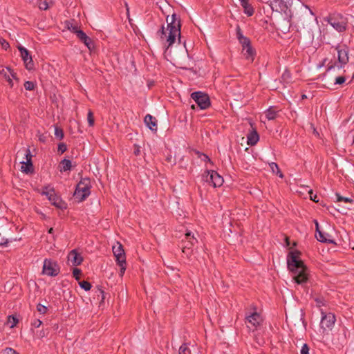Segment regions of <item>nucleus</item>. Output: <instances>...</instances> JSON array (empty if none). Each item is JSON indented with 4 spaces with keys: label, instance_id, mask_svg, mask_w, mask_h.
I'll list each match as a JSON object with an SVG mask.
<instances>
[{
    "label": "nucleus",
    "instance_id": "8",
    "mask_svg": "<svg viewBox=\"0 0 354 354\" xmlns=\"http://www.w3.org/2000/svg\"><path fill=\"white\" fill-rule=\"evenodd\" d=\"M59 272V267L57 263L52 259H45L44 261L42 273L44 274L55 277Z\"/></svg>",
    "mask_w": 354,
    "mask_h": 354
},
{
    "label": "nucleus",
    "instance_id": "40",
    "mask_svg": "<svg viewBox=\"0 0 354 354\" xmlns=\"http://www.w3.org/2000/svg\"><path fill=\"white\" fill-rule=\"evenodd\" d=\"M83 42L89 49H91L93 47V42L88 37H86V41H83Z\"/></svg>",
    "mask_w": 354,
    "mask_h": 354
},
{
    "label": "nucleus",
    "instance_id": "5",
    "mask_svg": "<svg viewBox=\"0 0 354 354\" xmlns=\"http://www.w3.org/2000/svg\"><path fill=\"white\" fill-rule=\"evenodd\" d=\"M40 194L47 197L52 205L59 209H65L66 207V203L58 196L54 188L51 186L44 187L41 191Z\"/></svg>",
    "mask_w": 354,
    "mask_h": 354
},
{
    "label": "nucleus",
    "instance_id": "31",
    "mask_svg": "<svg viewBox=\"0 0 354 354\" xmlns=\"http://www.w3.org/2000/svg\"><path fill=\"white\" fill-rule=\"evenodd\" d=\"M75 33L77 34V36L78 38L83 41H86V37H88L84 32H82L80 30H75Z\"/></svg>",
    "mask_w": 354,
    "mask_h": 354
},
{
    "label": "nucleus",
    "instance_id": "2",
    "mask_svg": "<svg viewBox=\"0 0 354 354\" xmlns=\"http://www.w3.org/2000/svg\"><path fill=\"white\" fill-rule=\"evenodd\" d=\"M166 22L167 26H162L161 30L158 32V35L161 43L166 47V52H167L169 47L175 43L176 39H180V23L175 14L171 16L168 15L166 18Z\"/></svg>",
    "mask_w": 354,
    "mask_h": 354
},
{
    "label": "nucleus",
    "instance_id": "18",
    "mask_svg": "<svg viewBox=\"0 0 354 354\" xmlns=\"http://www.w3.org/2000/svg\"><path fill=\"white\" fill-rule=\"evenodd\" d=\"M68 261L73 266H77L82 263L83 257L76 250H73L68 255Z\"/></svg>",
    "mask_w": 354,
    "mask_h": 354
},
{
    "label": "nucleus",
    "instance_id": "45",
    "mask_svg": "<svg viewBox=\"0 0 354 354\" xmlns=\"http://www.w3.org/2000/svg\"><path fill=\"white\" fill-rule=\"evenodd\" d=\"M345 82V78L342 76L337 77L335 79V84H342Z\"/></svg>",
    "mask_w": 354,
    "mask_h": 354
},
{
    "label": "nucleus",
    "instance_id": "52",
    "mask_svg": "<svg viewBox=\"0 0 354 354\" xmlns=\"http://www.w3.org/2000/svg\"><path fill=\"white\" fill-rule=\"evenodd\" d=\"M285 240H286V243L287 246H289V245H290V241H289V238L286 236V237L285 238Z\"/></svg>",
    "mask_w": 354,
    "mask_h": 354
},
{
    "label": "nucleus",
    "instance_id": "37",
    "mask_svg": "<svg viewBox=\"0 0 354 354\" xmlns=\"http://www.w3.org/2000/svg\"><path fill=\"white\" fill-rule=\"evenodd\" d=\"M37 311L42 314V315H44L46 313L48 309L45 306H43L41 304H38L37 306Z\"/></svg>",
    "mask_w": 354,
    "mask_h": 354
},
{
    "label": "nucleus",
    "instance_id": "1",
    "mask_svg": "<svg viewBox=\"0 0 354 354\" xmlns=\"http://www.w3.org/2000/svg\"><path fill=\"white\" fill-rule=\"evenodd\" d=\"M287 266L294 282L299 285L307 282L309 271L301 259L300 252L296 250L289 252L287 256Z\"/></svg>",
    "mask_w": 354,
    "mask_h": 354
},
{
    "label": "nucleus",
    "instance_id": "42",
    "mask_svg": "<svg viewBox=\"0 0 354 354\" xmlns=\"http://www.w3.org/2000/svg\"><path fill=\"white\" fill-rule=\"evenodd\" d=\"M66 145L64 143H60L58 145V151H59L61 153H63L66 151Z\"/></svg>",
    "mask_w": 354,
    "mask_h": 354
},
{
    "label": "nucleus",
    "instance_id": "41",
    "mask_svg": "<svg viewBox=\"0 0 354 354\" xmlns=\"http://www.w3.org/2000/svg\"><path fill=\"white\" fill-rule=\"evenodd\" d=\"M73 277L77 279H80V276L81 274V270L77 268H75L73 272Z\"/></svg>",
    "mask_w": 354,
    "mask_h": 354
},
{
    "label": "nucleus",
    "instance_id": "46",
    "mask_svg": "<svg viewBox=\"0 0 354 354\" xmlns=\"http://www.w3.org/2000/svg\"><path fill=\"white\" fill-rule=\"evenodd\" d=\"M42 324V322L40 320V319H37L35 320L33 323H32V325L35 326V327H39Z\"/></svg>",
    "mask_w": 354,
    "mask_h": 354
},
{
    "label": "nucleus",
    "instance_id": "34",
    "mask_svg": "<svg viewBox=\"0 0 354 354\" xmlns=\"http://www.w3.org/2000/svg\"><path fill=\"white\" fill-rule=\"evenodd\" d=\"M80 286L82 288L84 289L85 290H89L91 288V285L90 283L86 281H83L80 282Z\"/></svg>",
    "mask_w": 354,
    "mask_h": 354
},
{
    "label": "nucleus",
    "instance_id": "54",
    "mask_svg": "<svg viewBox=\"0 0 354 354\" xmlns=\"http://www.w3.org/2000/svg\"><path fill=\"white\" fill-rule=\"evenodd\" d=\"M53 232V227H50L49 230H48V233L50 234H52Z\"/></svg>",
    "mask_w": 354,
    "mask_h": 354
},
{
    "label": "nucleus",
    "instance_id": "6",
    "mask_svg": "<svg viewBox=\"0 0 354 354\" xmlns=\"http://www.w3.org/2000/svg\"><path fill=\"white\" fill-rule=\"evenodd\" d=\"M237 37L242 45L243 55L247 59L252 62L254 60V50L250 46V40L241 34L239 29L237 30Z\"/></svg>",
    "mask_w": 354,
    "mask_h": 354
},
{
    "label": "nucleus",
    "instance_id": "4",
    "mask_svg": "<svg viewBox=\"0 0 354 354\" xmlns=\"http://www.w3.org/2000/svg\"><path fill=\"white\" fill-rule=\"evenodd\" d=\"M91 182L88 178L82 179L77 185L74 197L77 202H82L90 195Z\"/></svg>",
    "mask_w": 354,
    "mask_h": 354
},
{
    "label": "nucleus",
    "instance_id": "17",
    "mask_svg": "<svg viewBox=\"0 0 354 354\" xmlns=\"http://www.w3.org/2000/svg\"><path fill=\"white\" fill-rule=\"evenodd\" d=\"M338 54V62L341 66L345 65L348 62V48L345 46H338L337 48Z\"/></svg>",
    "mask_w": 354,
    "mask_h": 354
},
{
    "label": "nucleus",
    "instance_id": "38",
    "mask_svg": "<svg viewBox=\"0 0 354 354\" xmlns=\"http://www.w3.org/2000/svg\"><path fill=\"white\" fill-rule=\"evenodd\" d=\"M1 354H19L16 351L12 348H6L2 351Z\"/></svg>",
    "mask_w": 354,
    "mask_h": 354
},
{
    "label": "nucleus",
    "instance_id": "25",
    "mask_svg": "<svg viewBox=\"0 0 354 354\" xmlns=\"http://www.w3.org/2000/svg\"><path fill=\"white\" fill-rule=\"evenodd\" d=\"M265 115L268 120H274L277 117V111L273 107H270L265 111Z\"/></svg>",
    "mask_w": 354,
    "mask_h": 354
},
{
    "label": "nucleus",
    "instance_id": "15",
    "mask_svg": "<svg viewBox=\"0 0 354 354\" xmlns=\"http://www.w3.org/2000/svg\"><path fill=\"white\" fill-rule=\"evenodd\" d=\"M18 49L20 51L21 57L24 60L26 68L29 71L32 70L34 64L31 56L29 55L28 50L22 46H19Z\"/></svg>",
    "mask_w": 354,
    "mask_h": 354
},
{
    "label": "nucleus",
    "instance_id": "47",
    "mask_svg": "<svg viewBox=\"0 0 354 354\" xmlns=\"http://www.w3.org/2000/svg\"><path fill=\"white\" fill-rule=\"evenodd\" d=\"M315 301H317V304L319 306H323L324 305V301H322V299H319V298H316L315 299Z\"/></svg>",
    "mask_w": 354,
    "mask_h": 354
},
{
    "label": "nucleus",
    "instance_id": "11",
    "mask_svg": "<svg viewBox=\"0 0 354 354\" xmlns=\"http://www.w3.org/2000/svg\"><path fill=\"white\" fill-rule=\"evenodd\" d=\"M0 76L3 77L10 87L14 86V80L19 81L16 73H15L10 68H3L0 70Z\"/></svg>",
    "mask_w": 354,
    "mask_h": 354
},
{
    "label": "nucleus",
    "instance_id": "12",
    "mask_svg": "<svg viewBox=\"0 0 354 354\" xmlns=\"http://www.w3.org/2000/svg\"><path fill=\"white\" fill-rule=\"evenodd\" d=\"M112 251L116 263H124L126 261L124 250L122 245L120 242H116L112 246Z\"/></svg>",
    "mask_w": 354,
    "mask_h": 354
},
{
    "label": "nucleus",
    "instance_id": "43",
    "mask_svg": "<svg viewBox=\"0 0 354 354\" xmlns=\"http://www.w3.org/2000/svg\"><path fill=\"white\" fill-rule=\"evenodd\" d=\"M0 44L2 48L5 50L9 48V44L5 39H0Z\"/></svg>",
    "mask_w": 354,
    "mask_h": 354
},
{
    "label": "nucleus",
    "instance_id": "20",
    "mask_svg": "<svg viewBox=\"0 0 354 354\" xmlns=\"http://www.w3.org/2000/svg\"><path fill=\"white\" fill-rule=\"evenodd\" d=\"M145 122L151 131H156L157 124L155 118L152 117L151 115H147L145 118Z\"/></svg>",
    "mask_w": 354,
    "mask_h": 354
},
{
    "label": "nucleus",
    "instance_id": "55",
    "mask_svg": "<svg viewBox=\"0 0 354 354\" xmlns=\"http://www.w3.org/2000/svg\"><path fill=\"white\" fill-rule=\"evenodd\" d=\"M191 108H192V109H196V106H195V105H192Z\"/></svg>",
    "mask_w": 354,
    "mask_h": 354
},
{
    "label": "nucleus",
    "instance_id": "58",
    "mask_svg": "<svg viewBox=\"0 0 354 354\" xmlns=\"http://www.w3.org/2000/svg\"><path fill=\"white\" fill-rule=\"evenodd\" d=\"M185 248H184L183 249V252H185Z\"/></svg>",
    "mask_w": 354,
    "mask_h": 354
},
{
    "label": "nucleus",
    "instance_id": "13",
    "mask_svg": "<svg viewBox=\"0 0 354 354\" xmlns=\"http://www.w3.org/2000/svg\"><path fill=\"white\" fill-rule=\"evenodd\" d=\"M328 22L331 25V26H333L339 32H342L346 28V20L344 17H342L340 15H338L337 17H330L328 19Z\"/></svg>",
    "mask_w": 354,
    "mask_h": 354
},
{
    "label": "nucleus",
    "instance_id": "30",
    "mask_svg": "<svg viewBox=\"0 0 354 354\" xmlns=\"http://www.w3.org/2000/svg\"><path fill=\"white\" fill-rule=\"evenodd\" d=\"M118 266L120 267V276L122 277L124 274L127 268V261L124 263H117Z\"/></svg>",
    "mask_w": 354,
    "mask_h": 354
},
{
    "label": "nucleus",
    "instance_id": "33",
    "mask_svg": "<svg viewBox=\"0 0 354 354\" xmlns=\"http://www.w3.org/2000/svg\"><path fill=\"white\" fill-rule=\"evenodd\" d=\"M179 354H191L187 344L182 345L179 348Z\"/></svg>",
    "mask_w": 354,
    "mask_h": 354
},
{
    "label": "nucleus",
    "instance_id": "14",
    "mask_svg": "<svg viewBox=\"0 0 354 354\" xmlns=\"http://www.w3.org/2000/svg\"><path fill=\"white\" fill-rule=\"evenodd\" d=\"M335 315L332 313H328L322 316L321 320V328L324 331L330 330L332 329L335 324Z\"/></svg>",
    "mask_w": 354,
    "mask_h": 354
},
{
    "label": "nucleus",
    "instance_id": "32",
    "mask_svg": "<svg viewBox=\"0 0 354 354\" xmlns=\"http://www.w3.org/2000/svg\"><path fill=\"white\" fill-rule=\"evenodd\" d=\"M87 121L89 126L93 127L94 125V117L93 113L91 111H89L87 115Z\"/></svg>",
    "mask_w": 354,
    "mask_h": 354
},
{
    "label": "nucleus",
    "instance_id": "16",
    "mask_svg": "<svg viewBox=\"0 0 354 354\" xmlns=\"http://www.w3.org/2000/svg\"><path fill=\"white\" fill-rule=\"evenodd\" d=\"M26 161L21 162L20 170L25 174H31L33 172V166L31 162V155L28 151H26Z\"/></svg>",
    "mask_w": 354,
    "mask_h": 354
},
{
    "label": "nucleus",
    "instance_id": "44",
    "mask_svg": "<svg viewBox=\"0 0 354 354\" xmlns=\"http://www.w3.org/2000/svg\"><path fill=\"white\" fill-rule=\"evenodd\" d=\"M308 194H310V198L312 201H313L315 202H318V200H317V195L313 194L312 189L308 190Z\"/></svg>",
    "mask_w": 354,
    "mask_h": 354
},
{
    "label": "nucleus",
    "instance_id": "27",
    "mask_svg": "<svg viewBox=\"0 0 354 354\" xmlns=\"http://www.w3.org/2000/svg\"><path fill=\"white\" fill-rule=\"evenodd\" d=\"M18 323V319L14 316H9L8 317L7 324L10 325V327L14 328Z\"/></svg>",
    "mask_w": 354,
    "mask_h": 354
},
{
    "label": "nucleus",
    "instance_id": "9",
    "mask_svg": "<svg viewBox=\"0 0 354 354\" xmlns=\"http://www.w3.org/2000/svg\"><path fill=\"white\" fill-rule=\"evenodd\" d=\"M191 96L201 109H206L209 106L210 102L207 94L198 91L192 93Z\"/></svg>",
    "mask_w": 354,
    "mask_h": 354
},
{
    "label": "nucleus",
    "instance_id": "39",
    "mask_svg": "<svg viewBox=\"0 0 354 354\" xmlns=\"http://www.w3.org/2000/svg\"><path fill=\"white\" fill-rule=\"evenodd\" d=\"M301 354H309V348L307 344H304L300 351Z\"/></svg>",
    "mask_w": 354,
    "mask_h": 354
},
{
    "label": "nucleus",
    "instance_id": "19",
    "mask_svg": "<svg viewBox=\"0 0 354 354\" xmlns=\"http://www.w3.org/2000/svg\"><path fill=\"white\" fill-rule=\"evenodd\" d=\"M315 225H316V230L317 232V234H316L315 236H316L317 239L319 241L332 243H334L333 240L331 239V236L328 234H324V232H321L319 230V224L317 221L315 222Z\"/></svg>",
    "mask_w": 354,
    "mask_h": 354
},
{
    "label": "nucleus",
    "instance_id": "49",
    "mask_svg": "<svg viewBox=\"0 0 354 354\" xmlns=\"http://www.w3.org/2000/svg\"><path fill=\"white\" fill-rule=\"evenodd\" d=\"M201 158L202 160H205H205H208V161H209V158H208L206 155H205V154H203V155L201 156Z\"/></svg>",
    "mask_w": 354,
    "mask_h": 354
},
{
    "label": "nucleus",
    "instance_id": "7",
    "mask_svg": "<svg viewBox=\"0 0 354 354\" xmlns=\"http://www.w3.org/2000/svg\"><path fill=\"white\" fill-rule=\"evenodd\" d=\"M269 3L273 11L283 13L287 18L291 17L292 13L288 3L282 0H269Z\"/></svg>",
    "mask_w": 354,
    "mask_h": 354
},
{
    "label": "nucleus",
    "instance_id": "50",
    "mask_svg": "<svg viewBox=\"0 0 354 354\" xmlns=\"http://www.w3.org/2000/svg\"><path fill=\"white\" fill-rule=\"evenodd\" d=\"M100 294L102 295V302L104 301L105 297H104V292L103 290H100Z\"/></svg>",
    "mask_w": 354,
    "mask_h": 354
},
{
    "label": "nucleus",
    "instance_id": "21",
    "mask_svg": "<svg viewBox=\"0 0 354 354\" xmlns=\"http://www.w3.org/2000/svg\"><path fill=\"white\" fill-rule=\"evenodd\" d=\"M239 1L244 10V13L249 17L252 16L254 10L253 7L249 3L248 0H239Z\"/></svg>",
    "mask_w": 354,
    "mask_h": 354
},
{
    "label": "nucleus",
    "instance_id": "3",
    "mask_svg": "<svg viewBox=\"0 0 354 354\" xmlns=\"http://www.w3.org/2000/svg\"><path fill=\"white\" fill-rule=\"evenodd\" d=\"M263 322L261 311L254 306H251L245 315V324L247 327L254 330L259 327Z\"/></svg>",
    "mask_w": 354,
    "mask_h": 354
},
{
    "label": "nucleus",
    "instance_id": "35",
    "mask_svg": "<svg viewBox=\"0 0 354 354\" xmlns=\"http://www.w3.org/2000/svg\"><path fill=\"white\" fill-rule=\"evenodd\" d=\"M24 87L28 91H32L35 88V84L32 82L27 81L24 83Z\"/></svg>",
    "mask_w": 354,
    "mask_h": 354
},
{
    "label": "nucleus",
    "instance_id": "57",
    "mask_svg": "<svg viewBox=\"0 0 354 354\" xmlns=\"http://www.w3.org/2000/svg\"><path fill=\"white\" fill-rule=\"evenodd\" d=\"M342 214H346V212H342Z\"/></svg>",
    "mask_w": 354,
    "mask_h": 354
},
{
    "label": "nucleus",
    "instance_id": "23",
    "mask_svg": "<svg viewBox=\"0 0 354 354\" xmlns=\"http://www.w3.org/2000/svg\"><path fill=\"white\" fill-rule=\"evenodd\" d=\"M259 139V135L256 131H252L248 136V145H254L257 144Z\"/></svg>",
    "mask_w": 354,
    "mask_h": 354
},
{
    "label": "nucleus",
    "instance_id": "48",
    "mask_svg": "<svg viewBox=\"0 0 354 354\" xmlns=\"http://www.w3.org/2000/svg\"><path fill=\"white\" fill-rule=\"evenodd\" d=\"M70 30H71L73 32L75 33V30H78L77 27L75 26H71V27H68Z\"/></svg>",
    "mask_w": 354,
    "mask_h": 354
},
{
    "label": "nucleus",
    "instance_id": "10",
    "mask_svg": "<svg viewBox=\"0 0 354 354\" xmlns=\"http://www.w3.org/2000/svg\"><path fill=\"white\" fill-rule=\"evenodd\" d=\"M204 177L205 181L214 187H221L224 182L223 178L213 170L207 171Z\"/></svg>",
    "mask_w": 354,
    "mask_h": 354
},
{
    "label": "nucleus",
    "instance_id": "53",
    "mask_svg": "<svg viewBox=\"0 0 354 354\" xmlns=\"http://www.w3.org/2000/svg\"><path fill=\"white\" fill-rule=\"evenodd\" d=\"M140 151L138 147L134 151L135 154H136V155H138L140 153Z\"/></svg>",
    "mask_w": 354,
    "mask_h": 354
},
{
    "label": "nucleus",
    "instance_id": "24",
    "mask_svg": "<svg viewBox=\"0 0 354 354\" xmlns=\"http://www.w3.org/2000/svg\"><path fill=\"white\" fill-rule=\"evenodd\" d=\"M54 3L53 0H39L38 6L41 10H48Z\"/></svg>",
    "mask_w": 354,
    "mask_h": 354
},
{
    "label": "nucleus",
    "instance_id": "28",
    "mask_svg": "<svg viewBox=\"0 0 354 354\" xmlns=\"http://www.w3.org/2000/svg\"><path fill=\"white\" fill-rule=\"evenodd\" d=\"M185 236L190 245H194L196 242H197V240L194 238V235H192L190 232H187L185 234Z\"/></svg>",
    "mask_w": 354,
    "mask_h": 354
},
{
    "label": "nucleus",
    "instance_id": "56",
    "mask_svg": "<svg viewBox=\"0 0 354 354\" xmlns=\"http://www.w3.org/2000/svg\"><path fill=\"white\" fill-rule=\"evenodd\" d=\"M41 335L43 337L44 336V332H41Z\"/></svg>",
    "mask_w": 354,
    "mask_h": 354
},
{
    "label": "nucleus",
    "instance_id": "51",
    "mask_svg": "<svg viewBox=\"0 0 354 354\" xmlns=\"http://www.w3.org/2000/svg\"><path fill=\"white\" fill-rule=\"evenodd\" d=\"M290 76V73L288 72H286L284 73V74L283 75V77L285 79L286 77H289Z\"/></svg>",
    "mask_w": 354,
    "mask_h": 354
},
{
    "label": "nucleus",
    "instance_id": "22",
    "mask_svg": "<svg viewBox=\"0 0 354 354\" xmlns=\"http://www.w3.org/2000/svg\"><path fill=\"white\" fill-rule=\"evenodd\" d=\"M72 168V162L70 160L64 159L59 165V170L61 172L70 171Z\"/></svg>",
    "mask_w": 354,
    "mask_h": 354
},
{
    "label": "nucleus",
    "instance_id": "26",
    "mask_svg": "<svg viewBox=\"0 0 354 354\" xmlns=\"http://www.w3.org/2000/svg\"><path fill=\"white\" fill-rule=\"evenodd\" d=\"M269 166L272 173L277 174L281 178L283 177V174L281 172L278 165L275 162H270Z\"/></svg>",
    "mask_w": 354,
    "mask_h": 354
},
{
    "label": "nucleus",
    "instance_id": "29",
    "mask_svg": "<svg viewBox=\"0 0 354 354\" xmlns=\"http://www.w3.org/2000/svg\"><path fill=\"white\" fill-rule=\"evenodd\" d=\"M336 196H337V199L338 202L343 201V202L349 203H351L353 202V199H351L350 198L343 197V196H340L339 194H336Z\"/></svg>",
    "mask_w": 354,
    "mask_h": 354
},
{
    "label": "nucleus",
    "instance_id": "36",
    "mask_svg": "<svg viewBox=\"0 0 354 354\" xmlns=\"http://www.w3.org/2000/svg\"><path fill=\"white\" fill-rule=\"evenodd\" d=\"M55 135L57 138H58L60 140L64 138V133L62 129L58 127H56L55 129Z\"/></svg>",
    "mask_w": 354,
    "mask_h": 354
}]
</instances>
